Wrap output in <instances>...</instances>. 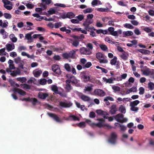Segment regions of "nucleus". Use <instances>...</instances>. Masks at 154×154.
Segmentation results:
<instances>
[{
	"label": "nucleus",
	"instance_id": "f257e3e1",
	"mask_svg": "<svg viewBox=\"0 0 154 154\" xmlns=\"http://www.w3.org/2000/svg\"><path fill=\"white\" fill-rule=\"evenodd\" d=\"M97 120L99 122L98 123H95L92 122L90 120L88 119L86 120V122L90 125L92 126H95L100 128L103 126H106L109 128H111V127L110 126L107 124H105L104 123V120L101 119H97Z\"/></svg>",
	"mask_w": 154,
	"mask_h": 154
},
{
	"label": "nucleus",
	"instance_id": "f03ea898",
	"mask_svg": "<svg viewBox=\"0 0 154 154\" xmlns=\"http://www.w3.org/2000/svg\"><path fill=\"white\" fill-rule=\"evenodd\" d=\"M66 76L68 79L66 80V83H71L72 84L76 85L79 82V80H78L75 77L71 74H67Z\"/></svg>",
	"mask_w": 154,
	"mask_h": 154
},
{
	"label": "nucleus",
	"instance_id": "7ed1b4c3",
	"mask_svg": "<svg viewBox=\"0 0 154 154\" xmlns=\"http://www.w3.org/2000/svg\"><path fill=\"white\" fill-rule=\"evenodd\" d=\"M145 69H141L143 74L145 76L153 75H154V69H150L146 66H145Z\"/></svg>",
	"mask_w": 154,
	"mask_h": 154
},
{
	"label": "nucleus",
	"instance_id": "20e7f679",
	"mask_svg": "<svg viewBox=\"0 0 154 154\" xmlns=\"http://www.w3.org/2000/svg\"><path fill=\"white\" fill-rule=\"evenodd\" d=\"M4 3V7L8 10H11L13 8V5L12 2L8 0H2Z\"/></svg>",
	"mask_w": 154,
	"mask_h": 154
},
{
	"label": "nucleus",
	"instance_id": "39448f33",
	"mask_svg": "<svg viewBox=\"0 0 154 154\" xmlns=\"http://www.w3.org/2000/svg\"><path fill=\"white\" fill-rule=\"evenodd\" d=\"M122 114H119L115 116L114 118L118 122L121 123L126 122L128 120V119L125 118H124Z\"/></svg>",
	"mask_w": 154,
	"mask_h": 154
},
{
	"label": "nucleus",
	"instance_id": "423d86ee",
	"mask_svg": "<svg viewBox=\"0 0 154 154\" xmlns=\"http://www.w3.org/2000/svg\"><path fill=\"white\" fill-rule=\"evenodd\" d=\"M47 114L49 117L52 118L56 122L59 123L62 122V119H61L59 116L56 114L50 113H48Z\"/></svg>",
	"mask_w": 154,
	"mask_h": 154
},
{
	"label": "nucleus",
	"instance_id": "0eeeda50",
	"mask_svg": "<svg viewBox=\"0 0 154 154\" xmlns=\"http://www.w3.org/2000/svg\"><path fill=\"white\" fill-rule=\"evenodd\" d=\"M93 21L92 19H86L83 23V25L85 26V28L86 30L89 31L91 29V28L89 26V25L92 23Z\"/></svg>",
	"mask_w": 154,
	"mask_h": 154
},
{
	"label": "nucleus",
	"instance_id": "6e6552de",
	"mask_svg": "<svg viewBox=\"0 0 154 154\" xmlns=\"http://www.w3.org/2000/svg\"><path fill=\"white\" fill-rule=\"evenodd\" d=\"M112 17H105L102 19V20L104 22H106L109 20L108 22V25L110 26H115L114 23L116 21L114 19L111 20Z\"/></svg>",
	"mask_w": 154,
	"mask_h": 154
},
{
	"label": "nucleus",
	"instance_id": "1a4fd4ad",
	"mask_svg": "<svg viewBox=\"0 0 154 154\" xmlns=\"http://www.w3.org/2000/svg\"><path fill=\"white\" fill-rule=\"evenodd\" d=\"M76 93L79 96L83 101H88L90 100V97L83 95L82 93L76 91Z\"/></svg>",
	"mask_w": 154,
	"mask_h": 154
},
{
	"label": "nucleus",
	"instance_id": "9d476101",
	"mask_svg": "<svg viewBox=\"0 0 154 154\" xmlns=\"http://www.w3.org/2000/svg\"><path fill=\"white\" fill-rule=\"evenodd\" d=\"M117 137L116 134L114 132L112 133L110 136V137L108 140L109 142L112 144L115 143Z\"/></svg>",
	"mask_w": 154,
	"mask_h": 154
},
{
	"label": "nucleus",
	"instance_id": "9b49d317",
	"mask_svg": "<svg viewBox=\"0 0 154 154\" xmlns=\"http://www.w3.org/2000/svg\"><path fill=\"white\" fill-rule=\"evenodd\" d=\"M81 79L84 82H87L88 81L92 82V77L90 75H88L84 74L81 76Z\"/></svg>",
	"mask_w": 154,
	"mask_h": 154
},
{
	"label": "nucleus",
	"instance_id": "f8f14e48",
	"mask_svg": "<svg viewBox=\"0 0 154 154\" xmlns=\"http://www.w3.org/2000/svg\"><path fill=\"white\" fill-rule=\"evenodd\" d=\"M79 51L80 53L82 54L90 55L91 53V51L90 50L84 47L80 48Z\"/></svg>",
	"mask_w": 154,
	"mask_h": 154
},
{
	"label": "nucleus",
	"instance_id": "ddd939ff",
	"mask_svg": "<svg viewBox=\"0 0 154 154\" xmlns=\"http://www.w3.org/2000/svg\"><path fill=\"white\" fill-rule=\"evenodd\" d=\"M96 112L98 115L103 116L104 119L108 118V117H106V116L108 115V113L106 111H103L102 110L99 109L97 110Z\"/></svg>",
	"mask_w": 154,
	"mask_h": 154
},
{
	"label": "nucleus",
	"instance_id": "4468645a",
	"mask_svg": "<svg viewBox=\"0 0 154 154\" xmlns=\"http://www.w3.org/2000/svg\"><path fill=\"white\" fill-rule=\"evenodd\" d=\"M94 94L100 97H103L105 95V93L101 89H96L94 91Z\"/></svg>",
	"mask_w": 154,
	"mask_h": 154
},
{
	"label": "nucleus",
	"instance_id": "2eb2a0df",
	"mask_svg": "<svg viewBox=\"0 0 154 154\" xmlns=\"http://www.w3.org/2000/svg\"><path fill=\"white\" fill-rule=\"evenodd\" d=\"M21 100L23 101H25L26 102H31L32 104L34 105L36 104V103L37 102V99L35 98H23Z\"/></svg>",
	"mask_w": 154,
	"mask_h": 154
},
{
	"label": "nucleus",
	"instance_id": "dca6fc26",
	"mask_svg": "<svg viewBox=\"0 0 154 154\" xmlns=\"http://www.w3.org/2000/svg\"><path fill=\"white\" fill-rule=\"evenodd\" d=\"M52 71L55 73L60 74L61 73V71L59 66L54 65L52 67Z\"/></svg>",
	"mask_w": 154,
	"mask_h": 154
},
{
	"label": "nucleus",
	"instance_id": "f3484780",
	"mask_svg": "<svg viewBox=\"0 0 154 154\" xmlns=\"http://www.w3.org/2000/svg\"><path fill=\"white\" fill-rule=\"evenodd\" d=\"M110 63L112 65L116 66V67L119 65V62L117 60V57L116 56H114L111 60Z\"/></svg>",
	"mask_w": 154,
	"mask_h": 154
},
{
	"label": "nucleus",
	"instance_id": "a211bd4d",
	"mask_svg": "<svg viewBox=\"0 0 154 154\" xmlns=\"http://www.w3.org/2000/svg\"><path fill=\"white\" fill-rule=\"evenodd\" d=\"M93 85L92 84L86 86L85 88L83 90V92L85 93L88 92V93H90L93 90Z\"/></svg>",
	"mask_w": 154,
	"mask_h": 154
},
{
	"label": "nucleus",
	"instance_id": "6ab92c4d",
	"mask_svg": "<svg viewBox=\"0 0 154 154\" xmlns=\"http://www.w3.org/2000/svg\"><path fill=\"white\" fill-rule=\"evenodd\" d=\"M49 95V93H44L40 92L38 94V97L39 98L42 100H44L46 97H48Z\"/></svg>",
	"mask_w": 154,
	"mask_h": 154
},
{
	"label": "nucleus",
	"instance_id": "aec40b11",
	"mask_svg": "<svg viewBox=\"0 0 154 154\" xmlns=\"http://www.w3.org/2000/svg\"><path fill=\"white\" fill-rule=\"evenodd\" d=\"M56 12L54 8H51L48 11V13L44 12V13H41V14L42 15H46L48 17L49 15H52L53 14H55Z\"/></svg>",
	"mask_w": 154,
	"mask_h": 154
},
{
	"label": "nucleus",
	"instance_id": "412c9836",
	"mask_svg": "<svg viewBox=\"0 0 154 154\" xmlns=\"http://www.w3.org/2000/svg\"><path fill=\"white\" fill-rule=\"evenodd\" d=\"M60 105L62 107H69L72 105V103L70 102H60Z\"/></svg>",
	"mask_w": 154,
	"mask_h": 154
},
{
	"label": "nucleus",
	"instance_id": "4be33fe9",
	"mask_svg": "<svg viewBox=\"0 0 154 154\" xmlns=\"http://www.w3.org/2000/svg\"><path fill=\"white\" fill-rule=\"evenodd\" d=\"M6 48L8 51H10L14 49L15 48V45L14 43H8L6 45Z\"/></svg>",
	"mask_w": 154,
	"mask_h": 154
},
{
	"label": "nucleus",
	"instance_id": "5701e85b",
	"mask_svg": "<svg viewBox=\"0 0 154 154\" xmlns=\"http://www.w3.org/2000/svg\"><path fill=\"white\" fill-rule=\"evenodd\" d=\"M42 71L41 69H37L33 71L32 73L35 77H38L42 73Z\"/></svg>",
	"mask_w": 154,
	"mask_h": 154
},
{
	"label": "nucleus",
	"instance_id": "b1692460",
	"mask_svg": "<svg viewBox=\"0 0 154 154\" xmlns=\"http://www.w3.org/2000/svg\"><path fill=\"white\" fill-rule=\"evenodd\" d=\"M6 71L8 72H10L11 75L13 76H15L17 75L20 74V72L19 69H17L16 71H13L11 72L9 69H7Z\"/></svg>",
	"mask_w": 154,
	"mask_h": 154
},
{
	"label": "nucleus",
	"instance_id": "393cba45",
	"mask_svg": "<svg viewBox=\"0 0 154 154\" xmlns=\"http://www.w3.org/2000/svg\"><path fill=\"white\" fill-rule=\"evenodd\" d=\"M134 81V79L132 77H130L128 79V81L125 83V85L126 86L130 87L132 85V84Z\"/></svg>",
	"mask_w": 154,
	"mask_h": 154
},
{
	"label": "nucleus",
	"instance_id": "a878e982",
	"mask_svg": "<svg viewBox=\"0 0 154 154\" xmlns=\"http://www.w3.org/2000/svg\"><path fill=\"white\" fill-rule=\"evenodd\" d=\"M108 31L110 32L111 35L115 36H118L117 31H114V28L113 27H110L108 29Z\"/></svg>",
	"mask_w": 154,
	"mask_h": 154
},
{
	"label": "nucleus",
	"instance_id": "bb28decb",
	"mask_svg": "<svg viewBox=\"0 0 154 154\" xmlns=\"http://www.w3.org/2000/svg\"><path fill=\"white\" fill-rule=\"evenodd\" d=\"M137 89L136 87H133L129 89L126 90V94H128L131 92H137Z\"/></svg>",
	"mask_w": 154,
	"mask_h": 154
},
{
	"label": "nucleus",
	"instance_id": "cd10ccee",
	"mask_svg": "<svg viewBox=\"0 0 154 154\" xmlns=\"http://www.w3.org/2000/svg\"><path fill=\"white\" fill-rule=\"evenodd\" d=\"M0 33L2 36L3 38L5 39L8 37V35L4 29H0Z\"/></svg>",
	"mask_w": 154,
	"mask_h": 154
},
{
	"label": "nucleus",
	"instance_id": "c85d7f7f",
	"mask_svg": "<svg viewBox=\"0 0 154 154\" xmlns=\"http://www.w3.org/2000/svg\"><path fill=\"white\" fill-rule=\"evenodd\" d=\"M14 93H17L21 95H24L26 94V93L22 90L16 88L13 90Z\"/></svg>",
	"mask_w": 154,
	"mask_h": 154
},
{
	"label": "nucleus",
	"instance_id": "c756f323",
	"mask_svg": "<svg viewBox=\"0 0 154 154\" xmlns=\"http://www.w3.org/2000/svg\"><path fill=\"white\" fill-rule=\"evenodd\" d=\"M133 34V32L131 31H124L122 32L123 36L124 37L132 35Z\"/></svg>",
	"mask_w": 154,
	"mask_h": 154
},
{
	"label": "nucleus",
	"instance_id": "7c9ffc66",
	"mask_svg": "<svg viewBox=\"0 0 154 154\" xmlns=\"http://www.w3.org/2000/svg\"><path fill=\"white\" fill-rule=\"evenodd\" d=\"M51 90L56 94L59 93L58 91V88L55 85H52L50 86Z\"/></svg>",
	"mask_w": 154,
	"mask_h": 154
},
{
	"label": "nucleus",
	"instance_id": "2f4dec72",
	"mask_svg": "<svg viewBox=\"0 0 154 154\" xmlns=\"http://www.w3.org/2000/svg\"><path fill=\"white\" fill-rule=\"evenodd\" d=\"M116 106L115 104L112 105L110 108V112L111 114H114L116 111Z\"/></svg>",
	"mask_w": 154,
	"mask_h": 154
},
{
	"label": "nucleus",
	"instance_id": "473e14b6",
	"mask_svg": "<svg viewBox=\"0 0 154 154\" xmlns=\"http://www.w3.org/2000/svg\"><path fill=\"white\" fill-rule=\"evenodd\" d=\"M119 109V111L122 113L125 114L126 112V109L125 106L122 105L120 106Z\"/></svg>",
	"mask_w": 154,
	"mask_h": 154
},
{
	"label": "nucleus",
	"instance_id": "72a5a7b5",
	"mask_svg": "<svg viewBox=\"0 0 154 154\" xmlns=\"http://www.w3.org/2000/svg\"><path fill=\"white\" fill-rule=\"evenodd\" d=\"M78 50H72L69 53V57L72 58H75V52Z\"/></svg>",
	"mask_w": 154,
	"mask_h": 154
},
{
	"label": "nucleus",
	"instance_id": "f704fd0d",
	"mask_svg": "<svg viewBox=\"0 0 154 154\" xmlns=\"http://www.w3.org/2000/svg\"><path fill=\"white\" fill-rule=\"evenodd\" d=\"M128 56V54L125 52H124L121 55H120V57L124 60H127Z\"/></svg>",
	"mask_w": 154,
	"mask_h": 154
},
{
	"label": "nucleus",
	"instance_id": "c9c22d12",
	"mask_svg": "<svg viewBox=\"0 0 154 154\" xmlns=\"http://www.w3.org/2000/svg\"><path fill=\"white\" fill-rule=\"evenodd\" d=\"M64 119L67 120H78L79 121V119L75 116L74 115H71L69 116L68 119H65L64 118Z\"/></svg>",
	"mask_w": 154,
	"mask_h": 154
},
{
	"label": "nucleus",
	"instance_id": "e433bc0d",
	"mask_svg": "<svg viewBox=\"0 0 154 154\" xmlns=\"http://www.w3.org/2000/svg\"><path fill=\"white\" fill-rule=\"evenodd\" d=\"M102 4V2L99 0H93L91 2L92 6L98 5Z\"/></svg>",
	"mask_w": 154,
	"mask_h": 154
},
{
	"label": "nucleus",
	"instance_id": "4c0bfd02",
	"mask_svg": "<svg viewBox=\"0 0 154 154\" xmlns=\"http://www.w3.org/2000/svg\"><path fill=\"white\" fill-rule=\"evenodd\" d=\"M10 40L13 42H16L17 41V38L13 34H11L9 36Z\"/></svg>",
	"mask_w": 154,
	"mask_h": 154
},
{
	"label": "nucleus",
	"instance_id": "58836bf2",
	"mask_svg": "<svg viewBox=\"0 0 154 154\" xmlns=\"http://www.w3.org/2000/svg\"><path fill=\"white\" fill-rule=\"evenodd\" d=\"M21 54L22 56H26L28 58H30L31 59H33L34 58L33 55L30 56L29 54L25 52H22Z\"/></svg>",
	"mask_w": 154,
	"mask_h": 154
},
{
	"label": "nucleus",
	"instance_id": "ea45409f",
	"mask_svg": "<svg viewBox=\"0 0 154 154\" xmlns=\"http://www.w3.org/2000/svg\"><path fill=\"white\" fill-rule=\"evenodd\" d=\"M75 104L77 106L78 108H80L82 110L84 111L85 109H86L84 105H81L79 103L77 102H75Z\"/></svg>",
	"mask_w": 154,
	"mask_h": 154
},
{
	"label": "nucleus",
	"instance_id": "a19ab883",
	"mask_svg": "<svg viewBox=\"0 0 154 154\" xmlns=\"http://www.w3.org/2000/svg\"><path fill=\"white\" fill-rule=\"evenodd\" d=\"M138 51L143 54H150V51L148 50L142 49H140L138 50Z\"/></svg>",
	"mask_w": 154,
	"mask_h": 154
},
{
	"label": "nucleus",
	"instance_id": "79ce46f5",
	"mask_svg": "<svg viewBox=\"0 0 154 154\" xmlns=\"http://www.w3.org/2000/svg\"><path fill=\"white\" fill-rule=\"evenodd\" d=\"M14 61L15 63L17 64L22 65L23 63V62L21 60L20 57H18L14 59Z\"/></svg>",
	"mask_w": 154,
	"mask_h": 154
},
{
	"label": "nucleus",
	"instance_id": "37998d69",
	"mask_svg": "<svg viewBox=\"0 0 154 154\" xmlns=\"http://www.w3.org/2000/svg\"><path fill=\"white\" fill-rule=\"evenodd\" d=\"M66 17L67 18L71 19L74 17L75 15L72 12H69L67 13L66 14Z\"/></svg>",
	"mask_w": 154,
	"mask_h": 154
},
{
	"label": "nucleus",
	"instance_id": "c03bdc74",
	"mask_svg": "<svg viewBox=\"0 0 154 154\" xmlns=\"http://www.w3.org/2000/svg\"><path fill=\"white\" fill-rule=\"evenodd\" d=\"M23 4L25 5L29 9H32L34 7V5L32 4L31 3H22Z\"/></svg>",
	"mask_w": 154,
	"mask_h": 154
},
{
	"label": "nucleus",
	"instance_id": "a18cd8bd",
	"mask_svg": "<svg viewBox=\"0 0 154 154\" xmlns=\"http://www.w3.org/2000/svg\"><path fill=\"white\" fill-rule=\"evenodd\" d=\"M64 68L68 72L71 71V67L70 65L68 63H66L64 65Z\"/></svg>",
	"mask_w": 154,
	"mask_h": 154
},
{
	"label": "nucleus",
	"instance_id": "49530a36",
	"mask_svg": "<svg viewBox=\"0 0 154 154\" xmlns=\"http://www.w3.org/2000/svg\"><path fill=\"white\" fill-rule=\"evenodd\" d=\"M130 110L134 112H137L139 109L136 106H134L130 104Z\"/></svg>",
	"mask_w": 154,
	"mask_h": 154
},
{
	"label": "nucleus",
	"instance_id": "de8ad7c7",
	"mask_svg": "<svg viewBox=\"0 0 154 154\" xmlns=\"http://www.w3.org/2000/svg\"><path fill=\"white\" fill-rule=\"evenodd\" d=\"M105 41L106 42H107L109 43H113L115 44L116 45H117V44H118V43L117 42H112V41H111L110 39V38L108 37H106L105 38Z\"/></svg>",
	"mask_w": 154,
	"mask_h": 154
},
{
	"label": "nucleus",
	"instance_id": "09e8293b",
	"mask_svg": "<svg viewBox=\"0 0 154 154\" xmlns=\"http://www.w3.org/2000/svg\"><path fill=\"white\" fill-rule=\"evenodd\" d=\"M147 33H149L151 32L152 28L151 27H145L143 29Z\"/></svg>",
	"mask_w": 154,
	"mask_h": 154
},
{
	"label": "nucleus",
	"instance_id": "8fccbe9b",
	"mask_svg": "<svg viewBox=\"0 0 154 154\" xmlns=\"http://www.w3.org/2000/svg\"><path fill=\"white\" fill-rule=\"evenodd\" d=\"M16 79L17 81L22 83L25 82L26 81V79L25 77L17 78Z\"/></svg>",
	"mask_w": 154,
	"mask_h": 154
},
{
	"label": "nucleus",
	"instance_id": "3c124183",
	"mask_svg": "<svg viewBox=\"0 0 154 154\" xmlns=\"http://www.w3.org/2000/svg\"><path fill=\"white\" fill-rule=\"evenodd\" d=\"M140 101L138 100H135L133 101H131L130 103V104L131 105H133L134 106H136L139 103Z\"/></svg>",
	"mask_w": 154,
	"mask_h": 154
},
{
	"label": "nucleus",
	"instance_id": "603ef678",
	"mask_svg": "<svg viewBox=\"0 0 154 154\" xmlns=\"http://www.w3.org/2000/svg\"><path fill=\"white\" fill-rule=\"evenodd\" d=\"M93 10V9L91 8H89L84 10L83 11L85 14H87L91 12Z\"/></svg>",
	"mask_w": 154,
	"mask_h": 154
},
{
	"label": "nucleus",
	"instance_id": "864d4df0",
	"mask_svg": "<svg viewBox=\"0 0 154 154\" xmlns=\"http://www.w3.org/2000/svg\"><path fill=\"white\" fill-rule=\"evenodd\" d=\"M148 88L151 90H153L154 89V83L152 82H149L148 83Z\"/></svg>",
	"mask_w": 154,
	"mask_h": 154
},
{
	"label": "nucleus",
	"instance_id": "5fc2aeb1",
	"mask_svg": "<svg viewBox=\"0 0 154 154\" xmlns=\"http://www.w3.org/2000/svg\"><path fill=\"white\" fill-rule=\"evenodd\" d=\"M60 30L62 31L66 32L67 33H70L71 32V31L70 30L66 29L65 27L60 28Z\"/></svg>",
	"mask_w": 154,
	"mask_h": 154
},
{
	"label": "nucleus",
	"instance_id": "6e6d98bb",
	"mask_svg": "<svg viewBox=\"0 0 154 154\" xmlns=\"http://www.w3.org/2000/svg\"><path fill=\"white\" fill-rule=\"evenodd\" d=\"M96 57L100 60L103 58H104L103 55L100 53H98L96 54Z\"/></svg>",
	"mask_w": 154,
	"mask_h": 154
},
{
	"label": "nucleus",
	"instance_id": "4d7b16f0",
	"mask_svg": "<svg viewBox=\"0 0 154 154\" xmlns=\"http://www.w3.org/2000/svg\"><path fill=\"white\" fill-rule=\"evenodd\" d=\"M72 89V87L70 85V84L69 83H66V87H65V89L66 91L69 92Z\"/></svg>",
	"mask_w": 154,
	"mask_h": 154
},
{
	"label": "nucleus",
	"instance_id": "13d9d810",
	"mask_svg": "<svg viewBox=\"0 0 154 154\" xmlns=\"http://www.w3.org/2000/svg\"><path fill=\"white\" fill-rule=\"evenodd\" d=\"M4 17L6 19H10L11 17V15L9 13H5L3 14Z\"/></svg>",
	"mask_w": 154,
	"mask_h": 154
},
{
	"label": "nucleus",
	"instance_id": "bf43d9fd",
	"mask_svg": "<svg viewBox=\"0 0 154 154\" xmlns=\"http://www.w3.org/2000/svg\"><path fill=\"white\" fill-rule=\"evenodd\" d=\"M112 89L115 91H119L120 90V88L119 87L113 85L112 87Z\"/></svg>",
	"mask_w": 154,
	"mask_h": 154
},
{
	"label": "nucleus",
	"instance_id": "052dcab7",
	"mask_svg": "<svg viewBox=\"0 0 154 154\" xmlns=\"http://www.w3.org/2000/svg\"><path fill=\"white\" fill-rule=\"evenodd\" d=\"M84 15L82 14L79 15V16L76 17L75 18L78 19V20L79 22L82 21L84 18Z\"/></svg>",
	"mask_w": 154,
	"mask_h": 154
},
{
	"label": "nucleus",
	"instance_id": "680f3d73",
	"mask_svg": "<svg viewBox=\"0 0 154 154\" xmlns=\"http://www.w3.org/2000/svg\"><path fill=\"white\" fill-rule=\"evenodd\" d=\"M77 125L78 126L81 128H84L85 127L86 125L85 123L84 122H81Z\"/></svg>",
	"mask_w": 154,
	"mask_h": 154
},
{
	"label": "nucleus",
	"instance_id": "e2e57ef3",
	"mask_svg": "<svg viewBox=\"0 0 154 154\" xmlns=\"http://www.w3.org/2000/svg\"><path fill=\"white\" fill-rule=\"evenodd\" d=\"M5 49L3 48L0 50V55H6L7 53L5 51Z\"/></svg>",
	"mask_w": 154,
	"mask_h": 154
},
{
	"label": "nucleus",
	"instance_id": "0e129e2a",
	"mask_svg": "<svg viewBox=\"0 0 154 154\" xmlns=\"http://www.w3.org/2000/svg\"><path fill=\"white\" fill-rule=\"evenodd\" d=\"M124 26L125 28L130 29H133L134 28L133 26L129 23H125L124 25Z\"/></svg>",
	"mask_w": 154,
	"mask_h": 154
},
{
	"label": "nucleus",
	"instance_id": "69168bd1",
	"mask_svg": "<svg viewBox=\"0 0 154 154\" xmlns=\"http://www.w3.org/2000/svg\"><path fill=\"white\" fill-rule=\"evenodd\" d=\"M119 128L120 130L123 131H126L127 129L126 126L122 124H119Z\"/></svg>",
	"mask_w": 154,
	"mask_h": 154
},
{
	"label": "nucleus",
	"instance_id": "338daca9",
	"mask_svg": "<svg viewBox=\"0 0 154 154\" xmlns=\"http://www.w3.org/2000/svg\"><path fill=\"white\" fill-rule=\"evenodd\" d=\"M101 49L103 51H106L108 49L107 47L105 45L102 44L100 45Z\"/></svg>",
	"mask_w": 154,
	"mask_h": 154
},
{
	"label": "nucleus",
	"instance_id": "774afa93",
	"mask_svg": "<svg viewBox=\"0 0 154 154\" xmlns=\"http://www.w3.org/2000/svg\"><path fill=\"white\" fill-rule=\"evenodd\" d=\"M26 47L23 46H21L18 47V51L20 52L22 51L25 50L26 49Z\"/></svg>",
	"mask_w": 154,
	"mask_h": 154
}]
</instances>
